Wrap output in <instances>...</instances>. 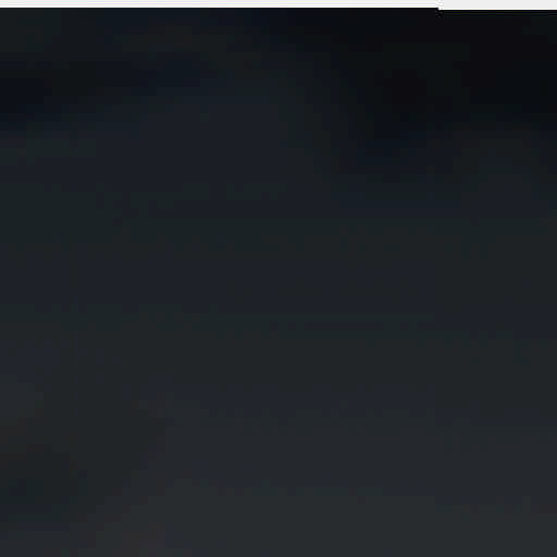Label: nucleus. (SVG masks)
Returning <instances> with one entry per match:
<instances>
[{"mask_svg":"<svg viewBox=\"0 0 557 557\" xmlns=\"http://www.w3.org/2000/svg\"><path fill=\"white\" fill-rule=\"evenodd\" d=\"M111 10H112V11H115L116 9H115V8H112ZM128 10L131 11L132 9H128ZM133 10L135 11L136 9H133Z\"/></svg>","mask_w":557,"mask_h":557,"instance_id":"nucleus-3","label":"nucleus"},{"mask_svg":"<svg viewBox=\"0 0 557 557\" xmlns=\"http://www.w3.org/2000/svg\"><path fill=\"white\" fill-rule=\"evenodd\" d=\"M237 11H247V12H257V11H261L262 9H255V8H251V9H236Z\"/></svg>","mask_w":557,"mask_h":557,"instance_id":"nucleus-1","label":"nucleus"},{"mask_svg":"<svg viewBox=\"0 0 557 557\" xmlns=\"http://www.w3.org/2000/svg\"><path fill=\"white\" fill-rule=\"evenodd\" d=\"M185 10H186V11H197L198 9H189V8H186Z\"/></svg>","mask_w":557,"mask_h":557,"instance_id":"nucleus-2","label":"nucleus"}]
</instances>
